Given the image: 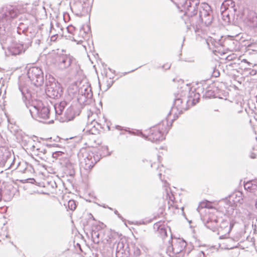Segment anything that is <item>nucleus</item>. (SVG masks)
<instances>
[{"instance_id":"obj_22","label":"nucleus","mask_w":257,"mask_h":257,"mask_svg":"<svg viewBox=\"0 0 257 257\" xmlns=\"http://www.w3.org/2000/svg\"><path fill=\"white\" fill-rule=\"evenodd\" d=\"M0 19H2L3 21L5 20L8 21L11 19L10 18V13L8 8H3L0 12Z\"/></svg>"},{"instance_id":"obj_5","label":"nucleus","mask_w":257,"mask_h":257,"mask_svg":"<svg viewBox=\"0 0 257 257\" xmlns=\"http://www.w3.org/2000/svg\"><path fill=\"white\" fill-rule=\"evenodd\" d=\"M47 95L53 98H57L61 96L62 90L60 84L57 82H50L47 84L46 89Z\"/></svg>"},{"instance_id":"obj_8","label":"nucleus","mask_w":257,"mask_h":257,"mask_svg":"<svg viewBox=\"0 0 257 257\" xmlns=\"http://www.w3.org/2000/svg\"><path fill=\"white\" fill-rule=\"evenodd\" d=\"M73 57L66 55H62L57 57L56 61L60 69L68 68L71 64Z\"/></svg>"},{"instance_id":"obj_26","label":"nucleus","mask_w":257,"mask_h":257,"mask_svg":"<svg viewBox=\"0 0 257 257\" xmlns=\"http://www.w3.org/2000/svg\"><path fill=\"white\" fill-rule=\"evenodd\" d=\"M76 205L74 200H70L68 202V208L71 210H74L76 209Z\"/></svg>"},{"instance_id":"obj_38","label":"nucleus","mask_w":257,"mask_h":257,"mask_svg":"<svg viewBox=\"0 0 257 257\" xmlns=\"http://www.w3.org/2000/svg\"><path fill=\"white\" fill-rule=\"evenodd\" d=\"M177 102H181V100L180 99H177L175 100V103H177Z\"/></svg>"},{"instance_id":"obj_18","label":"nucleus","mask_w":257,"mask_h":257,"mask_svg":"<svg viewBox=\"0 0 257 257\" xmlns=\"http://www.w3.org/2000/svg\"><path fill=\"white\" fill-rule=\"evenodd\" d=\"M79 93L84 96L85 98H91L92 96V93L91 88L88 86H84L81 87L79 89Z\"/></svg>"},{"instance_id":"obj_9","label":"nucleus","mask_w":257,"mask_h":257,"mask_svg":"<svg viewBox=\"0 0 257 257\" xmlns=\"http://www.w3.org/2000/svg\"><path fill=\"white\" fill-rule=\"evenodd\" d=\"M199 4V0H179L178 5L188 11H195Z\"/></svg>"},{"instance_id":"obj_12","label":"nucleus","mask_w":257,"mask_h":257,"mask_svg":"<svg viewBox=\"0 0 257 257\" xmlns=\"http://www.w3.org/2000/svg\"><path fill=\"white\" fill-rule=\"evenodd\" d=\"M173 243V248L174 253L178 254L181 252L185 248L186 242L182 239H175L172 241Z\"/></svg>"},{"instance_id":"obj_7","label":"nucleus","mask_w":257,"mask_h":257,"mask_svg":"<svg viewBox=\"0 0 257 257\" xmlns=\"http://www.w3.org/2000/svg\"><path fill=\"white\" fill-rule=\"evenodd\" d=\"M12 158L10 153L5 148L0 149V166H7L12 168Z\"/></svg>"},{"instance_id":"obj_16","label":"nucleus","mask_w":257,"mask_h":257,"mask_svg":"<svg viewBox=\"0 0 257 257\" xmlns=\"http://www.w3.org/2000/svg\"><path fill=\"white\" fill-rule=\"evenodd\" d=\"M75 116L74 107L72 106L68 107L64 114V117H61L63 121H68L72 120Z\"/></svg>"},{"instance_id":"obj_37","label":"nucleus","mask_w":257,"mask_h":257,"mask_svg":"<svg viewBox=\"0 0 257 257\" xmlns=\"http://www.w3.org/2000/svg\"><path fill=\"white\" fill-rule=\"evenodd\" d=\"M218 74H219V72H217V73L214 72V76L215 77H217V76H218V75H218Z\"/></svg>"},{"instance_id":"obj_24","label":"nucleus","mask_w":257,"mask_h":257,"mask_svg":"<svg viewBox=\"0 0 257 257\" xmlns=\"http://www.w3.org/2000/svg\"><path fill=\"white\" fill-rule=\"evenodd\" d=\"M211 207L210 202L206 201H203L200 203L198 207L197 208V210L199 212L200 210L201 209L204 208H210Z\"/></svg>"},{"instance_id":"obj_25","label":"nucleus","mask_w":257,"mask_h":257,"mask_svg":"<svg viewBox=\"0 0 257 257\" xmlns=\"http://www.w3.org/2000/svg\"><path fill=\"white\" fill-rule=\"evenodd\" d=\"M191 253L192 257H205L203 251L198 249H194Z\"/></svg>"},{"instance_id":"obj_14","label":"nucleus","mask_w":257,"mask_h":257,"mask_svg":"<svg viewBox=\"0 0 257 257\" xmlns=\"http://www.w3.org/2000/svg\"><path fill=\"white\" fill-rule=\"evenodd\" d=\"M244 188L247 192L252 193L256 195L257 193V180H252L244 184Z\"/></svg>"},{"instance_id":"obj_13","label":"nucleus","mask_w":257,"mask_h":257,"mask_svg":"<svg viewBox=\"0 0 257 257\" xmlns=\"http://www.w3.org/2000/svg\"><path fill=\"white\" fill-rule=\"evenodd\" d=\"M8 49L12 55H17L24 52L26 48H24L23 45L21 44H14L8 47Z\"/></svg>"},{"instance_id":"obj_4","label":"nucleus","mask_w":257,"mask_h":257,"mask_svg":"<svg viewBox=\"0 0 257 257\" xmlns=\"http://www.w3.org/2000/svg\"><path fill=\"white\" fill-rule=\"evenodd\" d=\"M210 7L206 3L201 4L199 8V17L206 25L211 24L213 18Z\"/></svg>"},{"instance_id":"obj_15","label":"nucleus","mask_w":257,"mask_h":257,"mask_svg":"<svg viewBox=\"0 0 257 257\" xmlns=\"http://www.w3.org/2000/svg\"><path fill=\"white\" fill-rule=\"evenodd\" d=\"M220 239H225L223 244H225L226 248L227 249H232L236 246V240L232 238L227 237V235L220 236Z\"/></svg>"},{"instance_id":"obj_23","label":"nucleus","mask_w":257,"mask_h":257,"mask_svg":"<svg viewBox=\"0 0 257 257\" xmlns=\"http://www.w3.org/2000/svg\"><path fill=\"white\" fill-rule=\"evenodd\" d=\"M5 30H2V28L0 27V42L4 48V44L7 43L8 40H10V38L5 34Z\"/></svg>"},{"instance_id":"obj_10","label":"nucleus","mask_w":257,"mask_h":257,"mask_svg":"<svg viewBox=\"0 0 257 257\" xmlns=\"http://www.w3.org/2000/svg\"><path fill=\"white\" fill-rule=\"evenodd\" d=\"M30 149L35 155L39 156L40 158L44 159V155L46 154L47 151L45 147L39 142L34 143L33 145L31 146Z\"/></svg>"},{"instance_id":"obj_36","label":"nucleus","mask_w":257,"mask_h":257,"mask_svg":"<svg viewBox=\"0 0 257 257\" xmlns=\"http://www.w3.org/2000/svg\"><path fill=\"white\" fill-rule=\"evenodd\" d=\"M114 213H115V214H116V215H117L119 218H120V217H121V216H120V214L118 213V211H117V210H115V211H114Z\"/></svg>"},{"instance_id":"obj_40","label":"nucleus","mask_w":257,"mask_h":257,"mask_svg":"<svg viewBox=\"0 0 257 257\" xmlns=\"http://www.w3.org/2000/svg\"><path fill=\"white\" fill-rule=\"evenodd\" d=\"M161 175H162V174H161V173H159V176H160V178H161Z\"/></svg>"},{"instance_id":"obj_41","label":"nucleus","mask_w":257,"mask_h":257,"mask_svg":"<svg viewBox=\"0 0 257 257\" xmlns=\"http://www.w3.org/2000/svg\"><path fill=\"white\" fill-rule=\"evenodd\" d=\"M229 42H230V43H234V42H232V41H230Z\"/></svg>"},{"instance_id":"obj_3","label":"nucleus","mask_w":257,"mask_h":257,"mask_svg":"<svg viewBox=\"0 0 257 257\" xmlns=\"http://www.w3.org/2000/svg\"><path fill=\"white\" fill-rule=\"evenodd\" d=\"M27 75L30 80L34 85L39 86L44 82L43 72L41 69L33 67L29 69Z\"/></svg>"},{"instance_id":"obj_6","label":"nucleus","mask_w":257,"mask_h":257,"mask_svg":"<svg viewBox=\"0 0 257 257\" xmlns=\"http://www.w3.org/2000/svg\"><path fill=\"white\" fill-rule=\"evenodd\" d=\"M99 160V157L98 155H95L93 153H88L81 162L82 166L85 170L91 169L94 165Z\"/></svg>"},{"instance_id":"obj_28","label":"nucleus","mask_w":257,"mask_h":257,"mask_svg":"<svg viewBox=\"0 0 257 257\" xmlns=\"http://www.w3.org/2000/svg\"><path fill=\"white\" fill-rule=\"evenodd\" d=\"M8 9L10 13V18L13 19L17 16L18 13L16 10L12 7H9Z\"/></svg>"},{"instance_id":"obj_17","label":"nucleus","mask_w":257,"mask_h":257,"mask_svg":"<svg viewBox=\"0 0 257 257\" xmlns=\"http://www.w3.org/2000/svg\"><path fill=\"white\" fill-rule=\"evenodd\" d=\"M19 90L21 92L22 95L26 99L29 100L31 97V93L27 85L24 84L21 81L19 84Z\"/></svg>"},{"instance_id":"obj_30","label":"nucleus","mask_w":257,"mask_h":257,"mask_svg":"<svg viewBox=\"0 0 257 257\" xmlns=\"http://www.w3.org/2000/svg\"><path fill=\"white\" fill-rule=\"evenodd\" d=\"M194 98H193L191 101H192V103L194 105L198 102V99H199V94L198 93H194ZM189 101H191L190 99H189Z\"/></svg>"},{"instance_id":"obj_39","label":"nucleus","mask_w":257,"mask_h":257,"mask_svg":"<svg viewBox=\"0 0 257 257\" xmlns=\"http://www.w3.org/2000/svg\"><path fill=\"white\" fill-rule=\"evenodd\" d=\"M242 61H244V62H245L246 63H247L249 64V63L248 62H247V61L246 60H245V59H243Z\"/></svg>"},{"instance_id":"obj_20","label":"nucleus","mask_w":257,"mask_h":257,"mask_svg":"<svg viewBox=\"0 0 257 257\" xmlns=\"http://www.w3.org/2000/svg\"><path fill=\"white\" fill-rule=\"evenodd\" d=\"M234 203L237 205L238 204H241L243 203V194L241 192L237 191L233 194L231 196Z\"/></svg>"},{"instance_id":"obj_11","label":"nucleus","mask_w":257,"mask_h":257,"mask_svg":"<svg viewBox=\"0 0 257 257\" xmlns=\"http://www.w3.org/2000/svg\"><path fill=\"white\" fill-rule=\"evenodd\" d=\"M204 220L205 221V223L206 226L208 228L215 231V229L217 226L218 219L217 217L213 214L210 213L209 214L208 217L206 216Z\"/></svg>"},{"instance_id":"obj_19","label":"nucleus","mask_w":257,"mask_h":257,"mask_svg":"<svg viewBox=\"0 0 257 257\" xmlns=\"http://www.w3.org/2000/svg\"><path fill=\"white\" fill-rule=\"evenodd\" d=\"M66 105V103L65 101L61 102L59 103L56 104L54 107L57 117L63 114V110Z\"/></svg>"},{"instance_id":"obj_34","label":"nucleus","mask_w":257,"mask_h":257,"mask_svg":"<svg viewBox=\"0 0 257 257\" xmlns=\"http://www.w3.org/2000/svg\"><path fill=\"white\" fill-rule=\"evenodd\" d=\"M225 229L226 230V231H227V232H229L230 230V227H228V225H226L225 227Z\"/></svg>"},{"instance_id":"obj_29","label":"nucleus","mask_w":257,"mask_h":257,"mask_svg":"<svg viewBox=\"0 0 257 257\" xmlns=\"http://www.w3.org/2000/svg\"><path fill=\"white\" fill-rule=\"evenodd\" d=\"M173 248V243L171 242L170 245L168 246L167 248V253L170 256H171L173 254H176V253H174L173 250L172 249Z\"/></svg>"},{"instance_id":"obj_33","label":"nucleus","mask_w":257,"mask_h":257,"mask_svg":"<svg viewBox=\"0 0 257 257\" xmlns=\"http://www.w3.org/2000/svg\"><path fill=\"white\" fill-rule=\"evenodd\" d=\"M134 253L136 256H139L141 254V250L139 248H137L135 249Z\"/></svg>"},{"instance_id":"obj_1","label":"nucleus","mask_w":257,"mask_h":257,"mask_svg":"<svg viewBox=\"0 0 257 257\" xmlns=\"http://www.w3.org/2000/svg\"><path fill=\"white\" fill-rule=\"evenodd\" d=\"M29 111L32 117L46 119L49 118L50 110L48 107L43 106V104L40 102L38 106L31 105L29 108Z\"/></svg>"},{"instance_id":"obj_2","label":"nucleus","mask_w":257,"mask_h":257,"mask_svg":"<svg viewBox=\"0 0 257 257\" xmlns=\"http://www.w3.org/2000/svg\"><path fill=\"white\" fill-rule=\"evenodd\" d=\"M167 124L166 120L162 121V123L158 124V130L154 128L151 130V134L148 137H145V138L153 142L163 140L164 139V134L168 131V126Z\"/></svg>"},{"instance_id":"obj_31","label":"nucleus","mask_w":257,"mask_h":257,"mask_svg":"<svg viewBox=\"0 0 257 257\" xmlns=\"http://www.w3.org/2000/svg\"><path fill=\"white\" fill-rule=\"evenodd\" d=\"M63 155V153L62 152H55L52 154V157L54 158L58 159L59 157Z\"/></svg>"},{"instance_id":"obj_21","label":"nucleus","mask_w":257,"mask_h":257,"mask_svg":"<svg viewBox=\"0 0 257 257\" xmlns=\"http://www.w3.org/2000/svg\"><path fill=\"white\" fill-rule=\"evenodd\" d=\"M247 20L251 27H257V15L255 12H250L248 15Z\"/></svg>"},{"instance_id":"obj_27","label":"nucleus","mask_w":257,"mask_h":257,"mask_svg":"<svg viewBox=\"0 0 257 257\" xmlns=\"http://www.w3.org/2000/svg\"><path fill=\"white\" fill-rule=\"evenodd\" d=\"M99 236V233L95 230H93L91 232V237L94 242H98V240H96V239H98Z\"/></svg>"},{"instance_id":"obj_35","label":"nucleus","mask_w":257,"mask_h":257,"mask_svg":"<svg viewBox=\"0 0 257 257\" xmlns=\"http://www.w3.org/2000/svg\"><path fill=\"white\" fill-rule=\"evenodd\" d=\"M115 128L118 130H122V127L121 126H119V125H116L115 126Z\"/></svg>"},{"instance_id":"obj_32","label":"nucleus","mask_w":257,"mask_h":257,"mask_svg":"<svg viewBox=\"0 0 257 257\" xmlns=\"http://www.w3.org/2000/svg\"><path fill=\"white\" fill-rule=\"evenodd\" d=\"M159 232L161 234L162 236H167V231L166 229L164 228H159Z\"/></svg>"}]
</instances>
